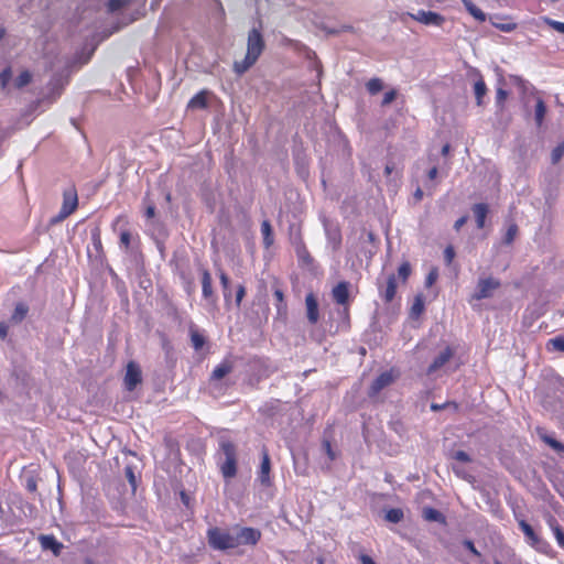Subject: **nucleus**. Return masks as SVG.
<instances>
[{
	"mask_svg": "<svg viewBox=\"0 0 564 564\" xmlns=\"http://www.w3.org/2000/svg\"><path fill=\"white\" fill-rule=\"evenodd\" d=\"M322 449L327 455L329 463L327 464L326 468L330 467V463L336 459L337 454L334 451L332 443L329 440L324 438L322 442Z\"/></svg>",
	"mask_w": 564,
	"mask_h": 564,
	"instance_id": "nucleus-33",
	"label": "nucleus"
},
{
	"mask_svg": "<svg viewBox=\"0 0 564 564\" xmlns=\"http://www.w3.org/2000/svg\"><path fill=\"white\" fill-rule=\"evenodd\" d=\"M453 458L462 463H469L471 460L470 456L464 451H456L453 454Z\"/></svg>",
	"mask_w": 564,
	"mask_h": 564,
	"instance_id": "nucleus-48",
	"label": "nucleus"
},
{
	"mask_svg": "<svg viewBox=\"0 0 564 564\" xmlns=\"http://www.w3.org/2000/svg\"><path fill=\"white\" fill-rule=\"evenodd\" d=\"M261 234L263 236V245L269 248L273 243L272 227L269 220H263L261 224Z\"/></svg>",
	"mask_w": 564,
	"mask_h": 564,
	"instance_id": "nucleus-31",
	"label": "nucleus"
},
{
	"mask_svg": "<svg viewBox=\"0 0 564 564\" xmlns=\"http://www.w3.org/2000/svg\"><path fill=\"white\" fill-rule=\"evenodd\" d=\"M29 312V307L24 303H18L11 315V321L14 323L22 322Z\"/></svg>",
	"mask_w": 564,
	"mask_h": 564,
	"instance_id": "nucleus-32",
	"label": "nucleus"
},
{
	"mask_svg": "<svg viewBox=\"0 0 564 564\" xmlns=\"http://www.w3.org/2000/svg\"><path fill=\"white\" fill-rule=\"evenodd\" d=\"M422 197H423V191L420 187H417L416 191L414 192V198L416 200H421Z\"/></svg>",
	"mask_w": 564,
	"mask_h": 564,
	"instance_id": "nucleus-63",
	"label": "nucleus"
},
{
	"mask_svg": "<svg viewBox=\"0 0 564 564\" xmlns=\"http://www.w3.org/2000/svg\"><path fill=\"white\" fill-rule=\"evenodd\" d=\"M360 562L361 564H376L375 561L366 554L360 555Z\"/></svg>",
	"mask_w": 564,
	"mask_h": 564,
	"instance_id": "nucleus-60",
	"label": "nucleus"
},
{
	"mask_svg": "<svg viewBox=\"0 0 564 564\" xmlns=\"http://www.w3.org/2000/svg\"><path fill=\"white\" fill-rule=\"evenodd\" d=\"M274 296H275V299L278 301V303H276V311H278V313L281 314V313L285 312L286 305L284 303L283 291L280 290V289H275L274 290Z\"/></svg>",
	"mask_w": 564,
	"mask_h": 564,
	"instance_id": "nucleus-41",
	"label": "nucleus"
},
{
	"mask_svg": "<svg viewBox=\"0 0 564 564\" xmlns=\"http://www.w3.org/2000/svg\"><path fill=\"white\" fill-rule=\"evenodd\" d=\"M478 75V79L474 84V93L476 96V101L478 106L482 105V98L487 93V86L482 78V76L479 74V72L475 70Z\"/></svg>",
	"mask_w": 564,
	"mask_h": 564,
	"instance_id": "nucleus-23",
	"label": "nucleus"
},
{
	"mask_svg": "<svg viewBox=\"0 0 564 564\" xmlns=\"http://www.w3.org/2000/svg\"><path fill=\"white\" fill-rule=\"evenodd\" d=\"M231 370H232L231 365L225 360L214 368L210 378L213 380H220L224 377H226Z\"/></svg>",
	"mask_w": 564,
	"mask_h": 564,
	"instance_id": "nucleus-27",
	"label": "nucleus"
},
{
	"mask_svg": "<svg viewBox=\"0 0 564 564\" xmlns=\"http://www.w3.org/2000/svg\"><path fill=\"white\" fill-rule=\"evenodd\" d=\"M550 529L552 530L557 544L564 550V529L560 525L557 520L550 516L546 520Z\"/></svg>",
	"mask_w": 564,
	"mask_h": 564,
	"instance_id": "nucleus-22",
	"label": "nucleus"
},
{
	"mask_svg": "<svg viewBox=\"0 0 564 564\" xmlns=\"http://www.w3.org/2000/svg\"><path fill=\"white\" fill-rule=\"evenodd\" d=\"M68 216H69L68 214H66L59 209L58 214L56 216L52 217L50 223H51V225L58 224V223L63 221L65 218H67Z\"/></svg>",
	"mask_w": 564,
	"mask_h": 564,
	"instance_id": "nucleus-53",
	"label": "nucleus"
},
{
	"mask_svg": "<svg viewBox=\"0 0 564 564\" xmlns=\"http://www.w3.org/2000/svg\"><path fill=\"white\" fill-rule=\"evenodd\" d=\"M207 107V97L205 91H199L194 95L188 101V108L204 109Z\"/></svg>",
	"mask_w": 564,
	"mask_h": 564,
	"instance_id": "nucleus-30",
	"label": "nucleus"
},
{
	"mask_svg": "<svg viewBox=\"0 0 564 564\" xmlns=\"http://www.w3.org/2000/svg\"><path fill=\"white\" fill-rule=\"evenodd\" d=\"M395 292H397V280H395L394 274H391L387 279L386 288L380 291V295L384 300V302L389 303L394 299Z\"/></svg>",
	"mask_w": 564,
	"mask_h": 564,
	"instance_id": "nucleus-19",
	"label": "nucleus"
},
{
	"mask_svg": "<svg viewBox=\"0 0 564 564\" xmlns=\"http://www.w3.org/2000/svg\"><path fill=\"white\" fill-rule=\"evenodd\" d=\"M221 457L219 458V468L225 479H231L237 474L236 446L228 440H221L219 443Z\"/></svg>",
	"mask_w": 564,
	"mask_h": 564,
	"instance_id": "nucleus-2",
	"label": "nucleus"
},
{
	"mask_svg": "<svg viewBox=\"0 0 564 564\" xmlns=\"http://www.w3.org/2000/svg\"><path fill=\"white\" fill-rule=\"evenodd\" d=\"M366 87L370 95H376L382 89L383 84L379 78H371L368 80Z\"/></svg>",
	"mask_w": 564,
	"mask_h": 564,
	"instance_id": "nucleus-37",
	"label": "nucleus"
},
{
	"mask_svg": "<svg viewBox=\"0 0 564 564\" xmlns=\"http://www.w3.org/2000/svg\"><path fill=\"white\" fill-rule=\"evenodd\" d=\"M260 530L250 527H237V533L235 534L237 547L240 545H256L260 541Z\"/></svg>",
	"mask_w": 564,
	"mask_h": 564,
	"instance_id": "nucleus-8",
	"label": "nucleus"
},
{
	"mask_svg": "<svg viewBox=\"0 0 564 564\" xmlns=\"http://www.w3.org/2000/svg\"><path fill=\"white\" fill-rule=\"evenodd\" d=\"M77 205H78V198H77L76 189L73 187L65 189L63 193V204H62L61 210L70 215L76 210Z\"/></svg>",
	"mask_w": 564,
	"mask_h": 564,
	"instance_id": "nucleus-13",
	"label": "nucleus"
},
{
	"mask_svg": "<svg viewBox=\"0 0 564 564\" xmlns=\"http://www.w3.org/2000/svg\"><path fill=\"white\" fill-rule=\"evenodd\" d=\"M464 546L469 551L471 552L474 555L476 556H480V553L478 552V550L475 547V544L473 541L470 540H465L464 541Z\"/></svg>",
	"mask_w": 564,
	"mask_h": 564,
	"instance_id": "nucleus-56",
	"label": "nucleus"
},
{
	"mask_svg": "<svg viewBox=\"0 0 564 564\" xmlns=\"http://www.w3.org/2000/svg\"><path fill=\"white\" fill-rule=\"evenodd\" d=\"M219 280H220V284L223 286L224 296H225V299H227L230 296V280H229L228 275L221 270L219 272Z\"/></svg>",
	"mask_w": 564,
	"mask_h": 564,
	"instance_id": "nucleus-39",
	"label": "nucleus"
},
{
	"mask_svg": "<svg viewBox=\"0 0 564 564\" xmlns=\"http://www.w3.org/2000/svg\"><path fill=\"white\" fill-rule=\"evenodd\" d=\"M10 77V70L9 69H4L1 74H0V79L1 82L3 83V85H6V82L9 79Z\"/></svg>",
	"mask_w": 564,
	"mask_h": 564,
	"instance_id": "nucleus-62",
	"label": "nucleus"
},
{
	"mask_svg": "<svg viewBox=\"0 0 564 564\" xmlns=\"http://www.w3.org/2000/svg\"><path fill=\"white\" fill-rule=\"evenodd\" d=\"M453 470L455 471V474H456L457 476L465 478V473H464V470H463V469H460L459 467H455V466H454V467H453Z\"/></svg>",
	"mask_w": 564,
	"mask_h": 564,
	"instance_id": "nucleus-64",
	"label": "nucleus"
},
{
	"mask_svg": "<svg viewBox=\"0 0 564 564\" xmlns=\"http://www.w3.org/2000/svg\"><path fill=\"white\" fill-rule=\"evenodd\" d=\"M506 226H507V229L502 236V243L509 246L514 241V239L518 235L519 228L514 221H507Z\"/></svg>",
	"mask_w": 564,
	"mask_h": 564,
	"instance_id": "nucleus-26",
	"label": "nucleus"
},
{
	"mask_svg": "<svg viewBox=\"0 0 564 564\" xmlns=\"http://www.w3.org/2000/svg\"><path fill=\"white\" fill-rule=\"evenodd\" d=\"M142 381V372L139 365L134 361H130L127 365L126 375L123 378L124 388L128 391H133L138 384Z\"/></svg>",
	"mask_w": 564,
	"mask_h": 564,
	"instance_id": "nucleus-10",
	"label": "nucleus"
},
{
	"mask_svg": "<svg viewBox=\"0 0 564 564\" xmlns=\"http://www.w3.org/2000/svg\"><path fill=\"white\" fill-rule=\"evenodd\" d=\"M334 300L340 304L345 305L348 302L349 297V284L346 281L339 282L332 291Z\"/></svg>",
	"mask_w": 564,
	"mask_h": 564,
	"instance_id": "nucleus-18",
	"label": "nucleus"
},
{
	"mask_svg": "<svg viewBox=\"0 0 564 564\" xmlns=\"http://www.w3.org/2000/svg\"><path fill=\"white\" fill-rule=\"evenodd\" d=\"M507 96H508V93L502 89V88H498L497 89V94H496V105L499 107V108H502L503 107V104H505V100L507 99Z\"/></svg>",
	"mask_w": 564,
	"mask_h": 564,
	"instance_id": "nucleus-46",
	"label": "nucleus"
},
{
	"mask_svg": "<svg viewBox=\"0 0 564 564\" xmlns=\"http://www.w3.org/2000/svg\"><path fill=\"white\" fill-rule=\"evenodd\" d=\"M8 330H9V327L7 324L4 323H1L0 324V338L1 339H4L8 335Z\"/></svg>",
	"mask_w": 564,
	"mask_h": 564,
	"instance_id": "nucleus-59",
	"label": "nucleus"
},
{
	"mask_svg": "<svg viewBox=\"0 0 564 564\" xmlns=\"http://www.w3.org/2000/svg\"><path fill=\"white\" fill-rule=\"evenodd\" d=\"M546 113V106L541 98H538L535 105V122L538 126H541Z\"/></svg>",
	"mask_w": 564,
	"mask_h": 564,
	"instance_id": "nucleus-34",
	"label": "nucleus"
},
{
	"mask_svg": "<svg viewBox=\"0 0 564 564\" xmlns=\"http://www.w3.org/2000/svg\"><path fill=\"white\" fill-rule=\"evenodd\" d=\"M564 154V147H556L552 152V161L555 163L557 162L562 155Z\"/></svg>",
	"mask_w": 564,
	"mask_h": 564,
	"instance_id": "nucleus-54",
	"label": "nucleus"
},
{
	"mask_svg": "<svg viewBox=\"0 0 564 564\" xmlns=\"http://www.w3.org/2000/svg\"><path fill=\"white\" fill-rule=\"evenodd\" d=\"M191 343L195 350H199L206 343L205 335L200 333L195 326L189 327Z\"/></svg>",
	"mask_w": 564,
	"mask_h": 564,
	"instance_id": "nucleus-25",
	"label": "nucleus"
},
{
	"mask_svg": "<svg viewBox=\"0 0 564 564\" xmlns=\"http://www.w3.org/2000/svg\"><path fill=\"white\" fill-rule=\"evenodd\" d=\"M24 487L29 492H35L37 488L36 479L34 477H28Z\"/></svg>",
	"mask_w": 564,
	"mask_h": 564,
	"instance_id": "nucleus-51",
	"label": "nucleus"
},
{
	"mask_svg": "<svg viewBox=\"0 0 564 564\" xmlns=\"http://www.w3.org/2000/svg\"><path fill=\"white\" fill-rule=\"evenodd\" d=\"M501 285L500 281L495 278H480L478 280L476 291L473 294V299L480 301L489 299L494 295V292Z\"/></svg>",
	"mask_w": 564,
	"mask_h": 564,
	"instance_id": "nucleus-5",
	"label": "nucleus"
},
{
	"mask_svg": "<svg viewBox=\"0 0 564 564\" xmlns=\"http://www.w3.org/2000/svg\"><path fill=\"white\" fill-rule=\"evenodd\" d=\"M144 216L147 219H152L155 216V206L152 203H148L144 212Z\"/></svg>",
	"mask_w": 564,
	"mask_h": 564,
	"instance_id": "nucleus-55",
	"label": "nucleus"
},
{
	"mask_svg": "<svg viewBox=\"0 0 564 564\" xmlns=\"http://www.w3.org/2000/svg\"><path fill=\"white\" fill-rule=\"evenodd\" d=\"M130 242H131V235H130V232L127 231V230H123L120 234V245L123 246L126 249H128L130 247Z\"/></svg>",
	"mask_w": 564,
	"mask_h": 564,
	"instance_id": "nucleus-50",
	"label": "nucleus"
},
{
	"mask_svg": "<svg viewBox=\"0 0 564 564\" xmlns=\"http://www.w3.org/2000/svg\"><path fill=\"white\" fill-rule=\"evenodd\" d=\"M535 432L540 440L547 444L553 451L558 454H564V444L555 440L545 429L539 426L535 429Z\"/></svg>",
	"mask_w": 564,
	"mask_h": 564,
	"instance_id": "nucleus-15",
	"label": "nucleus"
},
{
	"mask_svg": "<svg viewBox=\"0 0 564 564\" xmlns=\"http://www.w3.org/2000/svg\"><path fill=\"white\" fill-rule=\"evenodd\" d=\"M264 40L259 29L253 28L248 33L247 53L242 61L234 63V72L241 76L249 70L258 61L264 50Z\"/></svg>",
	"mask_w": 564,
	"mask_h": 564,
	"instance_id": "nucleus-1",
	"label": "nucleus"
},
{
	"mask_svg": "<svg viewBox=\"0 0 564 564\" xmlns=\"http://www.w3.org/2000/svg\"><path fill=\"white\" fill-rule=\"evenodd\" d=\"M423 518L426 521L440 522V523L445 522V517L443 516V513L432 507H426L423 509Z\"/></svg>",
	"mask_w": 564,
	"mask_h": 564,
	"instance_id": "nucleus-29",
	"label": "nucleus"
},
{
	"mask_svg": "<svg viewBox=\"0 0 564 564\" xmlns=\"http://www.w3.org/2000/svg\"><path fill=\"white\" fill-rule=\"evenodd\" d=\"M323 226L327 241L326 247L329 248L333 253H336L341 247L343 239L340 228L337 224L327 219H324Z\"/></svg>",
	"mask_w": 564,
	"mask_h": 564,
	"instance_id": "nucleus-6",
	"label": "nucleus"
},
{
	"mask_svg": "<svg viewBox=\"0 0 564 564\" xmlns=\"http://www.w3.org/2000/svg\"><path fill=\"white\" fill-rule=\"evenodd\" d=\"M39 542L44 551H51L55 556H58L64 547V545L52 534H41L39 536Z\"/></svg>",
	"mask_w": 564,
	"mask_h": 564,
	"instance_id": "nucleus-12",
	"label": "nucleus"
},
{
	"mask_svg": "<svg viewBox=\"0 0 564 564\" xmlns=\"http://www.w3.org/2000/svg\"><path fill=\"white\" fill-rule=\"evenodd\" d=\"M31 74L28 70L22 72L15 79V86L22 88L31 82Z\"/></svg>",
	"mask_w": 564,
	"mask_h": 564,
	"instance_id": "nucleus-42",
	"label": "nucleus"
},
{
	"mask_svg": "<svg viewBox=\"0 0 564 564\" xmlns=\"http://www.w3.org/2000/svg\"><path fill=\"white\" fill-rule=\"evenodd\" d=\"M453 357V350L451 347H446L442 350L432 361V364L427 368V373L432 375L433 372L441 369L449 359Z\"/></svg>",
	"mask_w": 564,
	"mask_h": 564,
	"instance_id": "nucleus-16",
	"label": "nucleus"
},
{
	"mask_svg": "<svg viewBox=\"0 0 564 564\" xmlns=\"http://www.w3.org/2000/svg\"><path fill=\"white\" fill-rule=\"evenodd\" d=\"M488 212V205L485 203H478L473 206V213L479 229L484 228Z\"/></svg>",
	"mask_w": 564,
	"mask_h": 564,
	"instance_id": "nucleus-20",
	"label": "nucleus"
},
{
	"mask_svg": "<svg viewBox=\"0 0 564 564\" xmlns=\"http://www.w3.org/2000/svg\"><path fill=\"white\" fill-rule=\"evenodd\" d=\"M397 379V376L392 370L381 372L371 383L368 395L373 398L378 395L384 388L392 384Z\"/></svg>",
	"mask_w": 564,
	"mask_h": 564,
	"instance_id": "nucleus-9",
	"label": "nucleus"
},
{
	"mask_svg": "<svg viewBox=\"0 0 564 564\" xmlns=\"http://www.w3.org/2000/svg\"><path fill=\"white\" fill-rule=\"evenodd\" d=\"M307 319L311 324H316L319 318L318 303L313 293H308L305 297Z\"/></svg>",
	"mask_w": 564,
	"mask_h": 564,
	"instance_id": "nucleus-17",
	"label": "nucleus"
},
{
	"mask_svg": "<svg viewBox=\"0 0 564 564\" xmlns=\"http://www.w3.org/2000/svg\"><path fill=\"white\" fill-rule=\"evenodd\" d=\"M293 245L295 248V253L297 256L299 261L302 264L311 265L313 263V258L311 257L304 241L302 240L301 236H296L293 238Z\"/></svg>",
	"mask_w": 564,
	"mask_h": 564,
	"instance_id": "nucleus-14",
	"label": "nucleus"
},
{
	"mask_svg": "<svg viewBox=\"0 0 564 564\" xmlns=\"http://www.w3.org/2000/svg\"><path fill=\"white\" fill-rule=\"evenodd\" d=\"M207 540L213 550L226 551L237 547L235 535L217 527L207 530Z\"/></svg>",
	"mask_w": 564,
	"mask_h": 564,
	"instance_id": "nucleus-3",
	"label": "nucleus"
},
{
	"mask_svg": "<svg viewBox=\"0 0 564 564\" xmlns=\"http://www.w3.org/2000/svg\"><path fill=\"white\" fill-rule=\"evenodd\" d=\"M437 278H438L437 268H432L425 278V286H427V288L432 286L436 282Z\"/></svg>",
	"mask_w": 564,
	"mask_h": 564,
	"instance_id": "nucleus-45",
	"label": "nucleus"
},
{
	"mask_svg": "<svg viewBox=\"0 0 564 564\" xmlns=\"http://www.w3.org/2000/svg\"><path fill=\"white\" fill-rule=\"evenodd\" d=\"M518 523L525 536V542L530 546H532L535 551L546 555H551L553 553L551 544L542 536H540L525 520H519Z\"/></svg>",
	"mask_w": 564,
	"mask_h": 564,
	"instance_id": "nucleus-4",
	"label": "nucleus"
},
{
	"mask_svg": "<svg viewBox=\"0 0 564 564\" xmlns=\"http://www.w3.org/2000/svg\"><path fill=\"white\" fill-rule=\"evenodd\" d=\"M130 4H137L139 7H143L145 4V0H109L107 2L108 12L113 13L121 8H124Z\"/></svg>",
	"mask_w": 564,
	"mask_h": 564,
	"instance_id": "nucleus-21",
	"label": "nucleus"
},
{
	"mask_svg": "<svg viewBox=\"0 0 564 564\" xmlns=\"http://www.w3.org/2000/svg\"><path fill=\"white\" fill-rule=\"evenodd\" d=\"M466 11L475 18L478 22H485L487 15L482 12L477 6L473 3L471 0H462Z\"/></svg>",
	"mask_w": 564,
	"mask_h": 564,
	"instance_id": "nucleus-24",
	"label": "nucleus"
},
{
	"mask_svg": "<svg viewBox=\"0 0 564 564\" xmlns=\"http://www.w3.org/2000/svg\"><path fill=\"white\" fill-rule=\"evenodd\" d=\"M202 292L206 300L213 295L212 275L207 270L202 271Z\"/></svg>",
	"mask_w": 564,
	"mask_h": 564,
	"instance_id": "nucleus-28",
	"label": "nucleus"
},
{
	"mask_svg": "<svg viewBox=\"0 0 564 564\" xmlns=\"http://www.w3.org/2000/svg\"><path fill=\"white\" fill-rule=\"evenodd\" d=\"M246 294V289L243 285H239L236 292V304L239 306L243 296Z\"/></svg>",
	"mask_w": 564,
	"mask_h": 564,
	"instance_id": "nucleus-57",
	"label": "nucleus"
},
{
	"mask_svg": "<svg viewBox=\"0 0 564 564\" xmlns=\"http://www.w3.org/2000/svg\"><path fill=\"white\" fill-rule=\"evenodd\" d=\"M437 173H438V170L436 166H433L429 173H427V177L429 180L433 181L436 176H437Z\"/></svg>",
	"mask_w": 564,
	"mask_h": 564,
	"instance_id": "nucleus-61",
	"label": "nucleus"
},
{
	"mask_svg": "<svg viewBox=\"0 0 564 564\" xmlns=\"http://www.w3.org/2000/svg\"><path fill=\"white\" fill-rule=\"evenodd\" d=\"M545 23L558 33L564 34V22H560L550 18L544 19Z\"/></svg>",
	"mask_w": 564,
	"mask_h": 564,
	"instance_id": "nucleus-43",
	"label": "nucleus"
},
{
	"mask_svg": "<svg viewBox=\"0 0 564 564\" xmlns=\"http://www.w3.org/2000/svg\"><path fill=\"white\" fill-rule=\"evenodd\" d=\"M492 25H495L497 29H499L500 31H503V32H511L516 29V23H512V22H508V23H496V22H491Z\"/></svg>",
	"mask_w": 564,
	"mask_h": 564,
	"instance_id": "nucleus-49",
	"label": "nucleus"
},
{
	"mask_svg": "<svg viewBox=\"0 0 564 564\" xmlns=\"http://www.w3.org/2000/svg\"><path fill=\"white\" fill-rule=\"evenodd\" d=\"M270 470H271V462L269 453L265 448L262 449L261 455V464L260 469L258 471V480L262 486H270L271 485V478H270Z\"/></svg>",
	"mask_w": 564,
	"mask_h": 564,
	"instance_id": "nucleus-11",
	"label": "nucleus"
},
{
	"mask_svg": "<svg viewBox=\"0 0 564 564\" xmlns=\"http://www.w3.org/2000/svg\"><path fill=\"white\" fill-rule=\"evenodd\" d=\"M408 15L426 26L441 28L446 21L445 17L434 11L417 10L415 13H408Z\"/></svg>",
	"mask_w": 564,
	"mask_h": 564,
	"instance_id": "nucleus-7",
	"label": "nucleus"
},
{
	"mask_svg": "<svg viewBox=\"0 0 564 564\" xmlns=\"http://www.w3.org/2000/svg\"><path fill=\"white\" fill-rule=\"evenodd\" d=\"M397 97V91L395 90H390V91H387L384 95H383V98H382V101H381V105L382 106H387L389 104H391Z\"/></svg>",
	"mask_w": 564,
	"mask_h": 564,
	"instance_id": "nucleus-52",
	"label": "nucleus"
},
{
	"mask_svg": "<svg viewBox=\"0 0 564 564\" xmlns=\"http://www.w3.org/2000/svg\"><path fill=\"white\" fill-rule=\"evenodd\" d=\"M455 258V249L453 246H447L444 250V260L446 264H451Z\"/></svg>",
	"mask_w": 564,
	"mask_h": 564,
	"instance_id": "nucleus-47",
	"label": "nucleus"
},
{
	"mask_svg": "<svg viewBox=\"0 0 564 564\" xmlns=\"http://www.w3.org/2000/svg\"><path fill=\"white\" fill-rule=\"evenodd\" d=\"M547 349L554 351H564V337L556 336L549 339Z\"/></svg>",
	"mask_w": 564,
	"mask_h": 564,
	"instance_id": "nucleus-36",
	"label": "nucleus"
},
{
	"mask_svg": "<svg viewBox=\"0 0 564 564\" xmlns=\"http://www.w3.org/2000/svg\"><path fill=\"white\" fill-rule=\"evenodd\" d=\"M466 221H467V216H462V217H459V218L455 221V224H454V229H455L456 231H458V230H459V229H460V228L466 224Z\"/></svg>",
	"mask_w": 564,
	"mask_h": 564,
	"instance_id": "nucleus-58",
	"label": "nucleus"
},
{
	"mask_svg": "<svg viewBox=\"0 0 564 564\" xmlns=\"http://www.w3.org/2000/svg\"><path fill=\"white\" fill-rule=\"evenodd\" d=\"M423 310H424V302L421 299V296H416L412 304V307H411V315L413 317H417L422 314Z\"/></svg>",
	"mask_w": 564,
	"mask_h": 564,
	"instance_id": "nucleus-40",
	"label": "nucleus"
},
{
	"mask_svg": "<svg viewBox=\"0 0 564 564\" xmlns=\"http://www.w3.org/2000/svg\"><path fill=\"white\" fill-rule=\"evenodd\" d=\"M411 273V265L409 262H403L399 269H398V274L399 276L403 280V281H406L409 275Z\"/></svg>",
	"mask_w": 564,
	"mask_h": 564,
	"instance_id": "nucleus-44",
	"label": "nucleus"
},
{
	"mask_svg": "<svg viewBox=\"0 0 564 564\" xmlns=\"http://www.w3.org/2000/svg\"><path fill=\"white\" fill-rule=\"evenodd\" d=\"M403 519V511L399 508H392L387 511L386 520L391 523H399Z\"/></svg>",
	"mask_w": 564,
	"mask_h": 564,
	"instance_id": "nucleus-35",
	"label": "nucleus"
},
{
	"mask_svg": "<svg viewBox=\"0 0 564 564\" xmlns=\"http://www.w3.org/2000/svg\"><path fill=\"white\" fill-rule=\"evenodd\" d=\"M124 475L132 488V491L134 492L137 489V476L134 473V467L132 465H127L124 467Z\"/></svg>",
	"mask_w": 564,
	"mask_h": 564,
	"instance_id": "nucleus-38",
	"label": "nucleus"
}]
</instances>
